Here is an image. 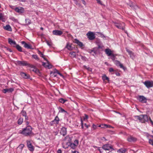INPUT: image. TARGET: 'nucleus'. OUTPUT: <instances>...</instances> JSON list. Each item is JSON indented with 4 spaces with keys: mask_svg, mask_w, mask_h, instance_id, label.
<instances>
[{
    "mask_svg": "<svg viewBox=\"0 0 153 153\" xmlns=\"http://www.w3.org/2000/svg\"><path fill=\"white\" fill-rule=\"evenodd\" d=\"M29 123L28 122V121H26V124L27 125H28L29 124Z\"/></svg>",
    "mask_w": 153,
    "mask_h": 153,
    "instance_id": "obj_63",
    "label": "nucleus"
},
{
    "mask_svg": "<svg viewBox=\"0 0 153 153\" xmlns=\"http://www.w3.org/2000/svg\"><path fill=\"white\" fill-rule=\"evenodd\" d=\"M74 42L77 44V45L79 46L80 47H82L83 46L82 42L79 41L77 39H75L74 41Z\"/></svg>",
    "mask_w": 153,
    "mask_h": 153,
    "instance_id": "obj_14",
    "label": "nucleus"
},
{
    "mask_svg": "<svg viewBox=\"0 0 153 153\" xmlns=\"http://www.w3.org/2000/svg\"><path fill=\"white\" fill-rule=\"evenodd\" d=\"M137 99L140 101L142 102L145 103L146 102V99L144 96H139Z\"/></svg>",
    "mask_w": 153,
    "mask_h": 153,
    "instance_id": "obj_8",
    "label": "nucleus"
},
{
    "mask_svg": "<svg viewBox=\"0 0 153 153\" xmlns=\"http://www.w3.org/2000/svg\"><path fill=\"white\" fill-rule=\"evenodd\" d=\"M15 47H16V48L20 52H22V47L19 46V45H16V46Z\"/></svg>",
    "mask_w": 153,
    "mask_h": 153,
    "instance_id": "obj_31",
    "label": "nucleus"
},
{
    "mask_svg": "<svg viewBox=\"0 0 153 153\" xmlns=\"http://www.w3.org/2000/svg\"><path fill=\"white\" fill-rule=\"evenodd\" d=\"M23 119L22 117H20L18 120L17 121L18 124L20 125L22 124L23 122Z\"/></svg>",
    "mask_w": 153,
    "mask_h": 153,
    "instance_id": "obj_29",
    "label": "nucleus"
},
{
    "mask_svg": "<svg viewBox=\"0 0 153 153\" xmlns=\"http://www.w3.org/2000/svg\"><path fill=\"white\" fill-rule=\"evenodd\" d=\"M42 65L44 66L45 67H47V65H46V63L45 62H42Z\"/></svg>",
    "mask_w": 153,
    "mask_h": 153,
    "instance_id": "obj_57",
    "label": "nucleus"
},
{
    "mask_svg": "<svg viewBox=\"0 0 153 153\" xmlns=\"http://www.w3.org/2000/svg\"><path fill=\"white\" fill-rule=\"evenodd\" d=\"M97 2L100 4H102V2L100 0H96Z\"/></svg>",
    "mask_w": 153,
    "mask_h": 153,
    "instance_id": "obj_55",
    "label": "nucleus"
},
{
    "mask_svg": "<svg viewBox=\"0 0 153 153\" xmlns=\"http://www.w3.org/2000/svg\"><path fill=\"white\" fill-rule=\"evenodd\" d=\"M46 43L47 45L49 46H51V42H49V41H47L46 42Z\"/></svg>",
    "mask_w": 153,
    "mask_h": 153,
    "instance_id": "obj_50",
    "label": "nucleus"
},
{
    "mask_svg": "<svg viewBox=\"0 0 153 153\" xmlns=\"http://www.w3.org/2000/svg\"><path fill=\"white\" fill-rule=\"evenodd\" d=\"M84 125L87 128H88L90 126V125H87L86 123H85Z\"/></svg>",
    "mask_w": 153,
    "mask_h": 153,
    "instance_id": "obj_56",
    "label": "nucleus"
},
{
    "mask_svg": "<svg viewBox=\"0 0 153 153\" xmlns=\"http://www.w3.org/2000/svg\"><path fill=\"white\" fill-rule=\"evenodd\" d=\"M32 57L34 59H35L39 60V59L38 56L36 55H35V54L33 55H32Z\"/></svg>",
    "mask_w": 153,
    "mask_h": 153,
    "instance_id": "obj_41",
    "label": "nucleus"
},
{
    "mask_svg": "<svg viewBox=\"0 0 153 153\" xmlns=\"http://www.w3.org/2000/svg\"><path fill=\"white\" fill-rule=\"evenodd\" d=\"M105 53L108 56H110L113 53H112V51L109 48L106 49L105 50Z\"/></svg>",
    "mask_w": 153,
    "mask_h": 153,
    "instance_id": "obj_19",
    "label": "nucleus"
},
{
    "mask_svg": "<svg viewBox=\"0 0 153 153\" xmlns=\"http://www.w3.org/2000/svg\"><path fill=\"white\" fill-rule=\"evenodd\" d=\"M114 71V69L112 68H110L109 69V71L110 72H112Z\"/></svg>",
    "mask_w": 153,
    "mask_h": 153,
    "instance_id": "obj_52",
    "label": "nucleus"
},
{
    "mask_svg": "<svg viewBox=\"0 0 153 153\" xmlns=\"http://www.w3.org/2000/svg\"><path fill=\"white\" fill-rule=\"evenodd\" d=\"M17 63L20 65L22 66H26L28 65V64L27 63V62L25 61H17L16 62Z\"/></svg>",
    "mask_w": 153,
    "mask_h": 153,
    "instance_id": "obj_10",
    "label": "nucleus"
},
{
    "mask_svg": "<svg viewBox=\"0 0 153 153\" xmlns=\"http://www.w3.org/2000/svg\"><path fill=\"white\" fill-rule=\"evenodd\" d=\"M8 43L12 46L14 47H16V45H17L15 41L13 40L12 39L10 38H9L8 39Z\"/></svg>",
    "mask_w": 153,
    "mask_h": 153,
    "instance_id": "obj_13",
    "label": "nucleus"
},
{
    "mask_svg": "<svg viewBox=\"0 0 153 153\" xmlns=\"http://www.w3.org/2000/svg\"><path fill=\"white\" fill-rule=\"evenodd\" d=\"M25 25H28L30 24L31 23V20L29 19H26L25 20Z\"/></svg>",
    "mask_w": 153,
    "mask_h": 153,
    "instance_id": "obj_26",
    "label": "nucleus"
},
{
    "mask_svg": "<svg viewBox=\"0 0 153 153\" xmlns=\"http://www.w3.org/2000/svg\"><path fill=\"white\" fill-rule=\"evenodd\" d=\"M57 152L58 153H61L62 152L61 150L60 149H58Z\"/></svg>",
    "mask_w": 153,
    "mask_h": 153,
    "instance_id": "obj_59",
    "label": "nucleus"
},
{
    "mask_svg": "<svg viewBox=\"0 0 153 153\" xmlns=\"http://www.w3.org/2000/svg\"><path fill=\"white\" fill-rule=\"evenodd\" d=\"M48 65H47V67L48 68H49L50 69V68H52V66L51 65H50L49 64V63H48Z\"/></svg>",
    "mask_w": 153,
    "mask_h": 153,
    "instance_id": "obj_48",
    "label": "nucleus"
},
{
    "mask_svg": "<svg viewBox=\"0 0 153 153\" xmlns=\"http://www.w3.org/2000/svg\"><path fill=\"white\" fill-rule=\"evenodd\" d=\"M73 143L75 145V146H77L79 144L78 140H76L74 141V143Z\"/></svg>",
    "mask_w": 153,
    "mask_h": 153,
    "instance_id": "obj_43",
    "label": "nucleus"
},
{
    "mask_svg": "<svg viewBox=\"0 0 153 153\" xmlns=\"http://www.w3.org/2000/svg\"><path fill=\"white\" fill-rule=\"evenodd\" d=\"M102 79L104 81L105 80H107L108 81L109 80V78L107 77L105 75H104L102 76Z\"/></svg>",
    "mask_w": 153,
    "mask_h": 153,
    "instance_id": "obj_35",
    "label": "nucleus"
},
{
    "mask_svg": "<svg viewBox=\"0 0 153 153\" xmlns=\"http://www.w3.org/2000/svg\"><path fill=\"white\" fill-rule=\"evenodd\" d=\"M143 83L148 88L153 87V81H146Z\"/></svg>",
    "mask_w": 153,
    "mask_h": 153,
    "instance_id": "obj_6",
    "label": "nucleus"
},
{
    "mask_svg": "<svg viewBox=\"0 0 153 153\" xmlns=\"http://www.w3.org/2000/svg\"><path fill=\"white\" fill-rule=\"evenodd\" d=\"M4 28L5 30L9 31H11L12 30L11 27L8 25H6L5 26H4Z\"/></svg>",
    "mask_w": 153,
    "mask_h": 153,
    "instance_id": "obj_22",
    "label": "nucleus"
},
{
    "mask_svg": "<svg viewBox=\"0 0 153 153\" xmlns=\"http://www.w3.org/2000/svg\"><path fill=\"white\" fill-rule=\"evenodd\" d=\"M21 43L22 44L24 45V47L25 48H27L28 49H33L32 48V46L31 45L28 44L25 41H22Z\"/></svg>",
    "mask_w": 153,
    "mask_h": 153,
    "instance_id": "obj_12",
    "label": "nucleus"
},
{
    "mask_svg": "<svg viewBox=\"0 0 153 153\" xmlns=\"http://www.w3.org/2000/svg\"><path fill=\"white\" fill-rule=\"evenodd\" d=\"M126 152V149H121L117 151V152L120 153H125Z\"/></svg>",
    "mask_w": 153,
    "mask_h": 153,
    "instance_id": "obj_32",
    "label": "nucleus"
},
{
    "mask_svg": "<svg viewBox=\"0 0 153 153\" xmlns=\"http://www.w3.org/2000/svg\"><path fill=\"white\" fill-rule=\"evenodd\" d=\"M60 133L63 136L65 135L67 133L66 128L64 127H63L60 131Z\"/></svg>",
    "mask_w": 153,
    "mask_h": 153,
    "instance_id": "obj_16",
    "label": "nucleus"
},
{
    "mask_svg": "<svg viewBox=\"0 0 153 153\" xmlns=\"http://www.w3.org/2000/svg\"><path fill=\"white\" fill-rule=\"evenodd\" d=\"M20 75L23 78L25 79H29L30 78V76L29 74H27L25 73L21 72L20 73Z\"/></svg>",
    "mask_w": 153,
    "mask_h": 153,
    "instance_id": "obj_17",
    "label": "nucleus"
},
{
    "mask_svg": "<svg viewBox=\"0 0 153 153\" xmlns=\"http://www.w3.org/2000/svg\"><path fill=\"white\" fill-rule=\"evenodd\" d=\"M80 56H81V59L82 60L84 61H86L87 59L86 57L85 56H82L81 55Z\"/></svg>",
    "mask_w": 153,
    "mask_h": 153,
    "instance_id": "obj_45",
    "label": "nucleus"
},
{
    "mask_svg": "<svg viewBox=\"0 0 153 153\" xmlns=\"http://www.w3.org/2000/svg\"><path fill=\"white\" fill-rule=\"evenodd\" d=\"M127 140L129 142H134L137 140V139L132 136H130L128 137Z\"/></svg>",
    "mask_w": 153,
    "mask_h": 153,
    "instance_id": "obj_15",
    "label": "nucleus"
},
{
    "mask_svg": "<svg viewBox=\"0 0 153 153\" xmlns=\"http://www.w3.org/2000/svg\"><path fill=\"white\" fill-rule=\"evenodd\" d=\"M98 50V48H93V50H91V53L93 52L94 54H96L97 53V51Z\"/></svg>",
    "mask_w": 153,
    "mask_h": 153,
    "instance_id": "obj_28",
    "label": "nucleus"
},
{
    "mask_svg": "<svg viewBox=\"0 0 153 153\" xmlns=\"http://www.w3.org/2000/svg\"><path fill=\"white\" fill-rule=\"evenodd\" d=\"M19 133L25 136H31L34 135V134L32 131V128L30 126L23 128L22 130H20Z\"/></svg>",
    "mask_w": 153,
    "mask_h": 153,
    "instance_id": "obj_1",
    "label": "nucleus"
},
{
    "mask_svg": "<svg viewBox=\"0 0 153 153\" xmlns=\"http://www.w3.org/2000/svg\"><path fill=\"white\" fill-rule=\"evenodd\" d=\"M38 53L39 55H40V56L43 58L45 60L47 61V62H48L47 59L44 57V56L41 51H38Z\"/></svg>",
    "mask_w": 153,
    "mask_h": 153,
    "instance_id": "obj_27",
    "label": "nucleus"
},
{
    "mask_svg": "<svg viewBox=\"0 0 153 153\" xmlns=\"http://www.w3.org/2000/svg\"><path fill=\"white\" fill-rule=\"evenodd\" d=\"M66 101H67L66 100H65L62 98H60L59 100V101L62 103H64Z\"/></svg>",
    "mask_w": 153,
    "mask_h": 153,
    "instance_id": "obj_36",
    "label": "nucleus"
},
{
    "mask_svg": "<svg viewBox=\"0 0 153 153\" xmlns=\"http://www.w3.org/2000/svg\"><path fill=\"white\" fill-rule=\"evenodd\" d=\"M59 118L57 116H56L55 119L53 121H51V123H54V124H58L59 123Z\"/></svg>",
    "mask_w": 153,
    "mask_h": 153,
    "instance_id": "obj_23",
    "label": "nucleus"
},
{
    "mask_svg": "<svg viewBox=\"0 0 153 153\" xmlns=\"http://www.w3.org/2000/svg\"><path fill=\"white\" fill-rule=\"evenodd\" d=\"M117 56L116 54H112L111 56V59L114 62L115 60L116 59V56Z\"/></svg>",
    "mask_w": 153,
    "mask_h": 153,
    "instance_id": "obj_34",
    "label": "nucleus"
},
{
    "mask_svg": "<svg viewBox=\"0 0 153 153\" xmlns=\"http://www.w3.org/2000/svg\"><path fill=\"white\" fill-rule=\"evenodd\" d=\"M69 55L72 58H76V53L74 51L70 52L69 53Z\"/></svg>",
    "mask_w": 153,
    "mask_h": 153,
    "instance_id": "obj_25",
    "label": "nucleus"
},
{
    "mask_svg": "<svg viewBox=\"0 0 153 153\" xmlns=\"http://www.w3.org/2000/svg\"><path fill=\"white\" fill-rule=\"evenodd\" d=\"M115 26L118 28L124 30L125 33H127V31L125 30V24L123 22H114Z\"/></svg>",
    "mask_w": 153,
    "mask_h": 153,
    "instance_id": "obj_2",
    "label": "nucleus"
},
{
    "mask_svg": "<svg viewBox=\"0 0 153 153\" xmlns=\"http://www.w3.org/2000/svg\"><path fill=\"white\" fill-rule=\"evenodd\" d=\"M99 127L101 128H106L108 127V126L106 124H102L99 125Z\"/></svg>",
    "mask_w": 153,
    "mask_h": 153,
    "instance_id": "obj_33",
    "label": "nucleus"
},
{
    "mask_svg": "<svg viewBox=\"0 0 153 153\" xmlns=\"http://www.w3.org/2000/svg\"><path fill=\"white\" fill-rule=\"evenodd\" d=\"M70 146L73 149H75L76 147L77 146H75V145L73 143H70Z\"/></svg>",
    "mask_w": 153,
    "mask_h": 153,
    "instance_id": "obj_38",
    "label": "nucleus"
},
{
    "mask_svg": "<svg viewBox=\"0 0 153 153\" xmlns=\"http://www.w3.org/2000/svg\"><path fill=\"white\" fill-rule=\"evenodd\" d=\"M82 3L84 5H85L86 4L84 0H82Z\"/></svg>",
    "mask_w": 153,
    "mask_h": 153,
    "instance_id": "obj_62",
    "label": "nucleus"
},
{
    "mask_svg": "<svg viewBox=\"0 0 153 153\" xmlns=\"http://www.w3.org/2000/svg\"><path fill=\"white\" fill-rule=\"evenodd\" d=\"M149 120L151 123V124L153 126V122L150 117H149Z\"/></svg>",
    "mask_w": 153,
    "mask_h": 153,
    "instance_id": "obj_58",
    "label": "nucleus"
},
{
    "mask_svg": "<svg viewBox=\"0 0 153 153\" xmlns=\"http://www.w3.org/2000/svg\"><path fill=\"white\" fill-rule=\"evenodd\" d=\"M14 90V89L12 88H10L9 89H4L3 91L4 93H6L7 92H11Z\"/></svg>",
    "mask_w": 153,
    "mask_h": 153,
    "instance_id": "obj_21",
    "label": "nucleus"
},
{
    "mask_svg": "<svg viewBox=\"0 0 153 153\" xmlns=\"http://www.w3.org/2000/svg\"><path fill=\"white\" fill-rule=\"evenodd\" d=\"M59 112H61V113H63V112H65L67 113V111H65L64 109H63L61 107H59Z\"/></svg>",
    "mask_w": 153,
    "mask_h": 153,
    "instance_id": "obj_37",
    "label": "nucleus"
},
{
    "mask_svg": "<svg viewBox=\"0 0 153 153\" xmlns=\"http://www.w3.org/2000/svg\"><path fill=\"white\" fill-rule=\"evenodd\" d=\"M70 143L69 142H67V143H63L62 144L63 147L67 149L68 148L69 146H70Z\"/></svg>",
    "mask_w": 153,
    "mask_h": 153,
    "instance_id": "obj_24",
    "label": "nucleus"
},
{
    "mask_svg": "<svg viewBox=\"0 0 153 153\" xmlns=\"http://www.w3.org/2000/svg\"><path fill=\"white\" fill-rule=\"evenodd\" d=\"M57 71L56 69H55L53 71H51L50 73V74L51 76L52 77H56L57 76V71Z\"/></svg>",
    "mask_w": 153,
    "mask_h": 153,
    "instance_id": "obj_20",
    "label": "nucleus"
},
{
    "mask_svg": "<svg viewBox=\"0 0 153 153\" xmlns=\"http://www.w3.org/2000/svg\"><path fill=\"white\" fill-rule=\"evenodd\" d=\"M25 120H28V117L27 116V115L25 116Z\"/></svg>",
    "mask_w": 153,
    "mask_h": 153,
    "instance_id": "obj_60",
    "label": "nucleus"
},
{
    "mask_svg": "<svg viewBox=\"0 0 153 153\" xmlns=\"http://www.w3.org/2000/svg\"><path fill=\"white\" fill-rule=\"evenodd\" d=\"M24 146V145L23 144H20L18 147V148L20 149L22 151Z\"/></svg>",
    "mask_w": 153,
    "mask_h": 153,
    "instance_id": "obj_39",
    "label": "nucleus"
},
{
    "mask_svg": "<svg viewBox=\"0 0 153 153\" xmlns=\"http://www.w3.org/2000/svg\"><path fill=\"white\" fill-rule=\"evenodd\" d=\"M72 153H78V152L76 151H72Z\"/></svg>",
    "mask_w": 153,
    "mask_h": 153,
    "instance_id": "obj_61",
    "label": "nucleus"
},
{
    "mask_svg": "<svg viewBox=\"0 0 153 153\" xmlns=\"http://www.w3.org/2000/svg\"><path fill=\"white\" fill-rule=\"evenodd\" d=\"M83 120L85 121L88 119V116L86 114H85V116L83 117Z\"/></svg>",
    "mask_w": 153,
    "mask_h": 153,
    "instance_id": "obj_44",
    "label": "nucleus"
},
{
    "mask_svg": "<svg viewBox=\"0 0 153 153\" xmlns=\"http://www.w3.org/2000/svg\"><path fill=\"white\" fill-rule=\"evenodd\" d=\"M80 120H81V127H82V128L83 129L84 126H83V121H82V120L81 118Z\"/></svg>",
    "mask_w": 153,
    "mask_h": 153,
    "instance_id": "obj_49",
    "label": "nucleus"
},
{
    "mask_svg": "<svg viewBox=\"0 0 153 153\" xmlns=\"http://www.w3.org/2000/svg\"><path fill=\"white\" fill-rule=\"evenodd\" d=\"M83 67L85 68L86 69H87L88 71H92V69L91 68H90L89 67H87V66H86L85 65H84L83 66Z\"/></svg>",
    "mask_w": 153,
    "mask_h": 153,
    "instance_id": "obj_40",
    "label": "nucleus"
},
{
    "mask_svg": "<svg viewBox=\"0 0 153 153\" xmlns=\"http://www.w3.org/2000/svg\"><path fill=\"white\" fill-rule=\"evenodd\" d=\"M15 10L19 13H22L24 12V8L21 7H16L15 9Z\"/></svg>",
    "mask_w": 153,
    "mask_h": 153,
    "instance_id": "obj_9",
    "label": "nucleus"
},
{
    "mask_svg": "<svg viewBox=\"0 0 153 153\" xmlns=\"http://www.w3.org/2000/svg\"><path fill=\"white\" fill-rule=\"evenodd\" d=\"M114 63L117 66H119L121 68L124 69V67L123 65L121 64L120 62L118 60H115L114 62Z\"/></svg>",
    "mask_w": 153,
    "mask_h": 153,
    "instance_id": "obj_18",
    "label": "nucleus"
},
{
    "mask_svg": "<svg viewBox=\"0 0 153 153\" xmlns=\"http://www.w3.org/2000/svg\"><path fill=\"white\" fill-rule=\"evenodd\" d=\"M95 34L93 32L89 31L86 34L87 37L90 40H93L95 37Z\"/></svg>",
    "mask_w": 153,
    "mask_h": 153,
    "instance_id": "obj_4",
    "label": "nucleus"
},
{
    "mask_svg": "<svg viewBox=\"0 0 153 153\" xmlns=\"http://www.w3.org/2000/svg\"><path fill=\"white\" fill-rule=\"evenodd\" d=\"M149 143L150 144L153 146V139H151L150 138L149 139Z\"/></svg>",
    "mask_w": 153,
    "mask_h": 153,
    "instance_id": "obj_42",
    "label": "nucleus"
},
{
    "mask_svg": "<svg viewBox=\"0 0 153 153\" xmlns=\"http://www.w3.org/2000/svg\"><path fill=\"white\" fill-rule=\"evenodd\" d=\"M57 71V74H59L61 76H63L62 75V74H61V73H59L57 70V71Z\"/></svg>",
    "mask_w": 153,
    "mask_h": 153,
    "instance_id": "obj_54",
    "label": "nucleus"
},
{
    "mask_svg": "<svg viewBox=\"0 0 153 153\" xmlns=\"http://www.w3.org/2000/svg\"><path fill=\"white\" fill-rule=\"evenodd\" d=\"M21 114H22V115L23 116H25L26 115V112L23 111H22L21 112Z\"/></svg>",
    "mask_w": 153,
    "mask_h": 153,
    "instance_id": "obj_46",
    "label": "nucleus"
},
{
    "mask_svg": "<svg viewBox=\"0 0 153 153\" xmlns=\"http://www.w3.org/2000/svg\"><path fill=\"white\" fill-rule=\"evenodd\" d=\"M92 127L93 129L94 130H95L96 129L97 127L96 125L94 124H93L92 126Z\"/></svg>",
    "mask_w": 153,
    "mask_h": 153,
    "instance_id": "obj_51",
    "label": "nucleus"
},
{
    "mask_svg": "<svg viewBox=\"0 0 153 153\" xmlns=\"http://www.w3.org/2000/svg\"><path fill=\"white\" fill-rule=\"evenodd\" d=\"M63 33L62 32L61 30H55L53 31V35L57 36H60Z\"/></svg>",
    "mask_w": 153,
    "mask_h": 153,
    "instance_id": "obj_11",
    "label": "nucleus"
},
{
    "mask_svg": "<svg viewBox=\"0 0 153 153\" xmlns=\"http://www.w3.org/2000/svg\"><path fill=\"white\" fill-rule=\"evenodd\" d=\"M102 148L105 150L109 151L110 149L114 150L112 146L110 144H106L103 145L102 147Z\"/></svg>",
    "mask_w": 153,
    "mask_h": 153,
    "instance_id": "obj_5",
    "label": "nucleus"
},
{
    "mask_svg": "<svg viewBox=\"0 0 153 153\" xmlns=\"http://www.w3.org/2000/svg\"><path fill=\"white\" fill-rule=\"evenodd\" d=\"M3 17L2 14L0 13V20L3 19Z\"/></svg>",
    "mask_w": 153,
    "mask_h": 153,
    "instance_id": "obj_53",
    "label": "nucleus"
},
{
    "mask_svg": "<svg viewBox=\"0 0 153 153\" xmlns=\"http://www.w3.org/2000/svg\"><path fill=\"white\" fill-rule=\"evenodd\" d=\"M8 50L10 52H12V51L10 49H8Z\"/></svg>",
    "mask_w": 153,
    "mask_h": 153,
    "instance_id": "obj_64",
    "label": "nucleus"
},
{
    "mask_svg": "<svg viewBox=\"0 0 153 153\" xmlns=\"http://www.w3.org/2000/svg\"><path fill=\"white\" fill-rule=\"evenodd\" d=\"M126 51L128 52V53L130 55V56H131V54H133V52L128 49H127Z\"/></svg>",
    "mask_w": 153,
    "mask_h": 153,
    "instance_id": "obj_47",
    "label": "nucleus"
},
{
    "mask_svg": "<svg viewBox=\"0 0 153 153\" xmlns=\"http://www.w3.org/2000/svg\"><path fill=\"white\" fill-rule=\"evenodd\" d=\"M65 47L69 50H71L72 49L71 45L69 43H67Z\"/></svg>",
    "mask_w": 153,
    "mask_h": 153,
    "instance_id": "obj_30",
    "label": "nucleus"
},
{
    "mask_svg": "<svg viewBox=\"0 0 153 153\" xmlns=\"http://www.w3.org/2000/svg\"><path fill=\"white\" fill-rule=\"evenodd\" d=\"M26 142L27 146L29 150L31 151H33L34 150V147L32 145L31 141L27 140Z\"/></svg>",
    "mask_w": 153,
    "mask_h": 153,
    "instance_id": "obj_7",
    "label": "nucleus"
},
{
    "mask_svg": "<svg viewBox=\"0 0 153 153\" xmlns=\"http://www.w3.org/2000/svg\"><path fill=\"white\" fill-rule=\"evenodd\" d=\"M136 119L139 120L142 123H145L146 121H148V118L147 115H142L139 116H137L135 117Z\"/></svg>",
    "mask_w": 153,
    "mask_h": 153,
    "instance_id": "obj_3",
    "label": "nucleus"
}]
</instances>
